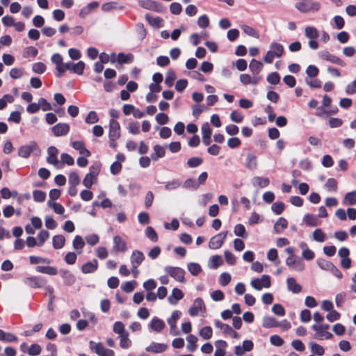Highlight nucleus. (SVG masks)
<instances>
[{
	"label": "nucleus",
	"instance_id": "obj_1",
	"mask_svg": "<svg viewBox=\"0 0 356 356\" xmlns=\"http://www.w3.org/2000/svg\"><path fill=\"white\" fill-rule=\"evenodd\" d=\"M284 52V47L282 44L273 42L270 44L269 50L264 56V61L266 63H272L275 58H280Z\"/></svg>",
	"mask_w": 356,
	"mask_h": 356
},
{
	"label": "nucleus",
	"instance_id": "obj_2",
	"mask_svg": "<svg viewBox=\"0 0 356 356\" xmlns=\"http://www.w3.org/2000/svg\"><path fill=\"white\" fill-rule=\"evenodd\" d=\"M100 166L98 164L92 165L89 168V172L85 176L83 180V184L88 188H90L93 183L97 180V176L99 173Z\"/></svg>",
	"mask_w": 356,
	"mask_h": 356
},
{
	"label": "nucleus",
	"instance_id": "obj_3",
	"mask_svg": "<svg viewBox=\"0 0 356 356\" xmlns=\"http://www.w3.org/2000/svg\"><path fill=\"white\" fill-rule=\"evenodd\" d=\"M250 285L257 291H261L263 288L268 289L270 286V277L268 275H263L260 278L252 280Z\"/></svg>",
	"mask_w": 356,
	"mask_h": 356
},
{
	"label": "nucleus",
	"instance_id": "obj_4",
	"mask_svg": "<svg viewBox=\"0 0 356 356\" xmlns=\"http://www.w3.org/2000/svg\"><path fill=\"white\" fill-rule=\"evenodd\" d=\"M295 6L302 13H308L318 10L321 7V3L318 1L298 2Z\"/></svg>",
	"mask_w": 356,
	"mask_h": 356
},
{
	"label": "nucleus",
	"instance_id": "obj_5",
	"mask_svg": "<svg viewBox=\"0 0 356 356\" xmlns=\"http://www.w3.org/2000/svg\"><path fill=\"white\" fill-rule=\"evenodd\" d=\"M120 125L116 120L111 119L108 124L109 140H117L120 138Z\"/></svg>",
	"mask_w": 356,
	"mask_h": 356
},
{
	"label": "nucleus",
	"instance_id": "obj_6",
	"mask_svg": "<svg viewBox=\"0 0 356 356\" xmlns=\"http://www.w3.org/2000/svg\"><path fill=\"white\" fill-rule=\"evenodd\" d=\"M181 312L178 310L174 311L170 317L167 320L168 323L170 326V334L173 336L179 335V332L177 328V321L180 318Z\"/></svg>",
	"mask_w": 356,
	"mask_h": 356
},
{
	"label": "nucleus",
	"instance_id": "obj_7",
	"mask_svg": "<svg viewBox=\"0 0 356 356\" xmlns=\"http://www.w3.org/2000/svg\"><path fill=\"white\" fill-rule=\"evenodd\" d=\"M164 270L177 281L180 282L184 281L185 271L182 268L179 267L165 266Z\"/></svg>",
	"mask_w": 356,
	"mask_h": 356
},
{
	"label": "nucleus",
	"instance_id": "obj_8",
	"mask_svg": "<svg viewBox=\"0 0 356 356\" xmlns=\"http://www.w3.org/2000/svg\"><path fill=\"white\" fill-rule=\"evenodd\" d=\"M38 147L35 142L31 141L28 144L22 145L18 149V156L26 159L29 157L31 154L38 149Z\"/></svg>",
	"mask_w": 356,
	"mask_h": 356
},
{
	"label": "nucleus",
	"instance_id": "obj_9",
	"mask_svg": "<svg viewBox=\"0 0 356 356\" xmlns=\"http://www.w3.org/2000/svg\"><path fill=\"white\" fill-rule=\"evenodd\" d=\"M51 60L56 65V76L57 77L62 76L64 74V68H65V63H63V62L62 56L58 53L54 54L51 56Z\"/></svg>",
	"mask_w": 356,
	"mask_h": 356
},
{
	"label": "nucleus",
	"instance_id": "obj_10",
	"mask_svg": "<svg viewBox=\"0 0 356 356\" xmlns=\"http://www.w3.org/2000/svg\"><path fill=\"white\" fill-rule=\"evenodd\" d=\"M206 307L203 300L201 298H196L193 305L190 307L188 313L191 316H195L200 312H205Z\"/></svg>",
	"mask_w": 356,
	"mask_h": 356
},
{
	"label": "nucleus",
	"instance_id": "obj_11",
	"mask_svg": "<svg viewBox=\"0 0 356 356\" xmlns=\"http://www.w3.org/2000/svg\"><path fill=\"white\" fill-rule=\"evenodd\" d=\"M90 348L93 350L99 356H114L113 350L106 348L100 343L90 342Z\"/></svg>",
	"mask_w": 356,
	"mask_h": 356
},
{
	"label": "nucleus",
	"instance_id": "obj_12",
	"mask_svg": "<svg viewBox=\"0 0 356 356\" xmlns=\"http://www.w3.org/2000/svg\"><path fill=\"white\" fill-rule=\"evenodd\" d=\"M285 262L290 268L299 272L302 271L305 267L304 262L296 257H288Z\"/></svg>",
	"mask_w": 356,
	"mask_h": 356
},
{
	"label": "nucleus",
	"instance_id": "obj_13",
	"mask_svg": "<svg viewBox=\"0 0 356 356\" xmlns=\"http://www.w3.org/2000/svg\"><path fill=\"white\" fill-rule=\"evenodd\" d=\"M24 284L31 288L43 287L46 283V280L42 277L31 276L26 277L23 280Z\"/></svg>",
	"mask_w": 356,
	"mask_h": 356
},
{
	"label": "nucleus",
	"instance_id": "obj_14",
	"mask_svg": "<svg viewBox=\"0 0 356 356\" xmlns=\"http://www.w3.org/2000/svg\"><path fill=\"white\" fill-rule=\"evenodd\" d=\"M227 234V232H224L213 236L209 243V248L213 250L220 248L222 245Z\"/></svg>",
	"mask_w": 356,
	"mask_h": 356
},
{
	"label": "nucleus",
	"instance_id": "obj_15",
	"mask_svg": "<svg viewBox=\"0 0 356 356\" xmlns=\"http://www.w3.org/2000/svg\"><path fill=\"white\" fill-rule=\"evenodd\" d=\"M85 68V63L83 61H79L76 63L68 62L65 63L64 73L66 70H69L76 74L81 75Z\"/></svg>",
	"mask_w": 356,
	"mask_h": 356
},
{
	"label": "nucleus",
	"instance_id": "obj_16",
	"mask_svg": "<svg viewBox=\"0 0 356 356\" xmlns=\"http://www.w3.org/2000/svg\"><path fill=\"white\" fill-rule=\"evenodd\" d=\"M312 328L316 332L314 338L318 340L329 339L332 337L331 332L323 330L318 324L313 325Z\"/></svg>",
	"mask_w": 356,
	"mask_h": 356
},
{
	"label": "nucleus",
	"instance_id": "obj_17",
	"mask_svg": "<svg viewBox=\"0 0 356 356\" xmlns=\"http://www.w3.org/2000/svg\"><path fill=\"white\" fill-rule=\"evenodd\" d=\"M318 56L321 59L327 60L330 63L337 64L341 66L345 65V63L341 59H340L339 58L337 57L334 55L330 54L327 51H321L318 52Z\"/></svg>",
	"mask_w": 356,
	"mask_h": 356
},
{
	"label": "nucleus",
	"instance_id": "obj_18",
	"mask_svg": "<svg viewBox=\"0 0 356 356\" xmlns=\"http://www.w3.org/2000/svg\"><path fill=\"white\" fill-rule=\"evenodd\" d=\"M141 6L145 9L154 10L158 13L164 12V8L162 5L152 0H146L140 3Z\"/></svg>",
	"mask_w": 356,
	"mask_h": 356
},
{
	"label": "nucleus",
	"instance_id": "obj_19",
	"mask_svg": "<svg viewBox=\"0 0 356 356\" xmlns=\"http://www.w3.org/2000/svg\"><path fill=\"white\" fill-rule=\"evenodd\" d=\"M113 250L115 252H124L127 250L126 241L120 236L116 235L113 237Z\"/></svg>",
	"mask_w": 356,
	"mask_h": 356
},
{
	"label": "nucleus",
	"instance_id": "obj_20",
	"mask_svg": "<svg viewBox=\"0 0 356 356\" xmlns=\"http://www.w3.org/2000/svg\"><path fill=\"white\" fill-rule=\"evenodd\" d=\"M149 327L154 332H161L165 328V323L162 319L154 316L149 323Z\"/></svg>",
	"mask_w": 356,
	"mask_h": 356
},
{
	"label": "nucleus",
	"instance_id": "obj_21",
	"mask_svg": "<svg viewBox=\"0 0 356 356\" xmlns=\"http://www.w3.org/2000/svg\"><path fill=\"white\" fill-rule=\"evenodd\" d=\"M54 134L58 137L66 135L70 131V125L67 123H58L51 129Z\"/></svg>",
	"mask_w": 356,
	"mask_h": 356
},
{
	"label": "nucleus",
	"instance_id": "obj_22",
	"mask_svg": "<svg viewBox=\"0 0 356 356\" xmlns=\"http://www.w3.org/2000/svg\"><path fill=\"white\" fill-rule=\"evenodd\" d=\"M287 289L293 293L297 294L302 291V286L297 282L295 278L288 277L286 279Z\"/></svg>",
	"mask_w": 356,
	"mask_h": 356
},
{
	"label": "nucleus",
	"instance_id": "obj_23",
	"mask_svg": "<svg viewBox=\"0 0 356 356\" xmlns=\"http://www.w3.org/2000/svg\"><path fill=\"white\" fill-rule=\"evenodd\" d=\"M58 149L56 147L54 146H51L47 149L48 156L47 158V161L49 164H52L55 166L59 164V161L57 158Z\"/></svg>",
	"mask_w": 356,
	"mask_h": 356
},
{
	"label": "nucleus",
	"instance_id": "obj_24",
	"mask_svg": "<svg viewBox=\"0 0 356 356\" xmlns=\"http://www.w3.org/2000/svg\"><path fill=\"white\" fill-rule=\"evenodd\" d=\"M145 259L144 254L139 250H134L130 257L131 266H139Z\"/></svg>",
	"mask_w": 356,
	"mask_h": 356
},
{
	"label": "nucleus",
	"instance_id": "obj_25",
	"mask_svg": "<svg viewBox=\"0 0 356 356\" xmlns=\"http://www.w3.org/2000/svg\"><path fill=\"white\" fill-rule=\"evenodd\" d=\"M260 80L261 77L259 76H254L253 77H251V76L248 74H242L240 75V81L245 86L248 84L256 86Z\"/></svg>",
	"mask_w": 356,
	"mask_h": 356
},
{
	"label": "nucleus",
	"instance_id": "obj_26",
	"mask_svg": "<svg viewBox=\"0 0 356 356\" xmlns=\"http://www.w3.org/2000/svg\"><path fill=\"white\" fill-rule=\"evenodd\" d=\"M99 6L97 1H92L87 6L83 7L79 12V17L82 19L85 18L87 15L91 13L93 10L97 9Z\"/></svg>",
	"mask_w": 356,
	"mask_h": 356
},
{
	"label": "nucleus",
	"instance_id": "obj_27",
	"mask_svg": "<svg viewBox=\"0 0 356 356\" xmlns=\"http://www.w3.org/2000/svg\"><path fill=\"white\" fill-rule=\"evenodd\" d=\"M71 145L74 149L79 151L80 154L83 155L86 157H88L90 156V151L86 149L85 144L83 141H73L72 142Z\"/></svg>",
	"mask_w": 356,
	"mask_h": 356
},
{
	"label": "nucleus",
	"instance_id": "obj_28",
	"mask_svg": "<svg viewBox=\"0 0 356 356\" xmlns=\"http://www.w3.org/2000/svg\"><path fill=\"white\" fill-rule=\"evenodd\" d=\"M168 346L165 343L152 342L146 348V351L154 353H161L165 351Z\"/></svg>",
	"mask_w": 356,
	"mask_h": 356
},
{
	"label": "nucleus",
	"instance_id": "obj_29",
	"mask_svg": "<svg viewBox=\"0 0 356 356\" xmlns=\"http://www.w3.org/2000/svg\"><path fill=\"white\" fill-rule=\"evenodd\" d=\"M245 166L250 170H255L257 168V158L255 154L248 153L245 158Z\"/></svg>",
	"mask_w": 356,
	"mask_h": 356
},
{
	"label": "nucleus",
	"instance_id": "obj_30",
	"mask_svg": "<svg viewBox=\"0 0 356 356\" xmlns=\"http://www.w3.org/2000/svg\"><path fill=\"white\" fill-rule=\"evenodd\" d=\"M98 267V262L96 259L92 261H88L83 264L81 267V271L84 274L94 273Z\"/></svg>",
	"mask_w": 356,
	"mask_h": 356
},
{
	"label": "nucleus",
	"instance_id": "obj_31",
	"mask_svg": "<svg viewBox=\"0 0 356 356\" xmlns=\"http://www.w3.org/2000/svg\"><path fill=\"white\" fill-rule=\"evenodd\" d=\"M154 152L151 154V159L156 161L159 159L163 158L165 156V148L159 145H156L153 147Z\"/></svg>",
	"mask_w": 356,
	"mask_h": 356
},
{
	"label": "nucleus",
	"instance_id": "obj_32",
	"mask_svg": "<svg viewBox=\"0 0 356 356\" xmlns=\"http://www.w3.org/2000/svg\"><path fill=\"white\" fill-rule=\"evenodd\" d=\"M184 297V293L182 291L177 289L175 288L172 289V294L168 298V302L172 304L175 305L177 303V302L179 300H181Z\"/></svg>",
	"mask_w": 356,
	"mask_h": 356
},
{
	"label": "nucleus",
	"instance_id": "obj_33",
	"mask_svg": "<svg viewBox=\"0 0 356 356\" xmlns=\"http://www.w3.org/2000/svg\"><path fill=\"white\" fill-rule=\"evenodd\" d=\"M60 275L63 279L64 284L67 286L72 285L75 282V277L74 275L70 273L69 270H61Z\"/></svg>",
	"mask_w": 356,
	"mask_h": 356
},
{
	"label": "nucleus",
	"instance_id": "obj_34",
	"mask_svg": "<svg viewBox=\"0 0 356 356\" xmlns=\"http://www.w3.org/2000/svg\"><path fill=\"white\" fill-rule=\"evenodd\" d=\"M263 64L255 59H252L249 65V69L254 76H258L259 72L262 70Z\"/></svg>",
	"mask_w": 356,
	"mask_h": 356
},
{
	"label": "nucleus",
	"instance_id": "obj_35",
	"mask_svg": "<svg viewBox=\"0 0 356 356\" xmlns=\"http://www.w3.org/2000/svg\"><path fill=\"white\" fill-rule=\"evenodd\" d=\"M252 183L254 186L264 188L269 184L270 180L267 177L256 176L252 178Z\"/></svg>",
	"mask_w": 356,
	"mask_h": 356
},
{
	"label": "nucleus",
	"instance_id": "obj_36",
	"mask_svg": "<svg viewBox=\"0 0 356 356\" xmlns=\"http://www.w3.org/2000/svg\"><path fill=\"white\" fill-rule=\"evenodd\" d=\"M288 226V221L284 218H280L274 225L276 234H281Z\"/></svg>",
	"mask_w": 356,
	"mask_h": 356
},
{
	"label": "nucleus",
	"instance_id": "obj_37",
	"mask_svg": "<svg viewBox=\"0 0 356 356\" xmlns=\"http://www.w3.org/2000/svg\"><path fill=\"white\" fill-rule=\"evenodd\" d=\"M344 205H355L356 204V191H353L346 194L343 200Z\"/></svg>",
	"mask_w": 356,
	"mask_h": 356
},
{
	"label": "nucleus",
	"instance_id": "obj_38",
	"mask_svg": "<svg viewBox=\"0 0 356 356\" xmlns=\"http://www.w3.org/2000/svg\"><path fill=\"white\" fill-rule=\"evenodd\" d=\"M65 243V238L61 234L56 235L52 238V245L55 249H61Z\"/></svg>",
	"mask_w": 356,
	"mask_h": 356
},
{
	"label": "nucleus",
	"instance_id": "obj_39",
	"mask_svg": "<svg viewBox=\"0 0 356 356\" xmlns=\"http://www.w3.org/2000/svg\"><path fill=\"white\" fill-rule=\"evenodd\" d=\"M303 221L307 226L310 227H316L319 225L317 217L310 213H307L304 216Z\"/></svg>",
	"mask_w": 356,
	"mask_h": 356
},
{
	"label": "nucleus",
	"instance_id": "obj_40",
	"mask_svg": "<svg viewBox=\"0 0 356 356\" xmlns=\"http://www.w3.org/2000/svg\"><path fill=\"white\" fill-rule=\"evenodd\" d=\"M263 326L266 328H271L280 326V323L272 316H265L263 319Z\"/></svg>",
	"mask_w": 356,
	"mask_h": 356
},
{
	"label": "nucleus",
	"instance_id": "obj_41",
	"mask_svg": "<svg viewBox=\"0 0 356 356\" xmlns=\"http://www.w3.org/2000/svg\"><path fill=\"white\" fill-rule=\"evenodd\" d=\"M145 19L153 27L159 28L162 26V19L159 17H152L149 14L145 15Z\"/></svg>",
	"mask_w": 356,
	"mask_h": 356
},
{
	"label": "nucleus",
	"instance_id": "obj_42",
	"mask_svg": "<svg viewBox=\"0 0 356 356\" xmlns=\"http://www.w3.org/2000/svg\"><path fill=\"white\" fill-rule=\"evenodd\" d=\"M85 245V242L81 236H76L72 241V247L75 250H80L78 253H81V250Z\"/></svg>",
	"mask_w": 356,
	"mask_h": 356
},
{
	"label": "nucleus",
	"instance_id": "obj_43",
	"mask_svg": "<svg viewBox=\"0 0 356 356\" xmlns=\"http://www.w3.org/2000/svg\"><path fill=\"white\" fill-rule=\"evenodd\" d=\"M186 341L188 342L187 349L191 352L195 351L197 348V338L195 335L189 334L186 337Z\"/></svg>",
	"mask_w": 356,
	"mask_h": 356
},
{
	"label": "nucleus",
	"instance_id": "obj_44",
	"mask_svg": "<svg viewBox=\"0 0 356 356\" xmlns=\"http://www.w3.org/2000/svg\"><path fill=\"white\" fill-rule=\"evenodd\" d=\"M222 264V259L220 255L212 256L209 259V266L211 268H217Z\"/></svg>",
	"mask_w": 356,
	"mask_h": 356
},
{
	"label": "nucleus",
	"instance_id": "obj_45",
	"mask_svg": "<svg viewBox=\"0 0 356 356\" xmlns=\"http://www.w3.org/2000/svg\"><path fill=\"white\" fill-rule=\"evenodd\" d=\"M305 34L309 39H317L319 36L318 30L314 26H307L305 29Z\"/></svg>",
	"mask_w": 356,
	"mask_h": 356
},
{
	"label": "nucleus",
	"instance_id": "obj_46",
	"mask_svg": "<svg viewBox=\"0 0 356 356\" xmlns=\"http://www.w3.org/2000/svg\"><path fill=\"white\" fill-rule=\"evenodd\" d=\"M187 268L191 274L193 276L198 275L202 271L200 265L195 262H191L188 264Z\"/></svg>",
	"mask_w": 356,
	"mask_h": 356
},
{
	"label": "nucleus",
	"instance_id": "obj_47",
	"mask_svg": "<svg viewBox=\"0 0 356 356\" xmlns=\"http://www.w3.org/2000/svg\"><path fill=\"white\" fill-rule=\"evenodd\" d=\"M324 188L328 192H336L337 190V181L334 178H329L324 185Z\"/></svg>",
	"mask_w": 356,
	"mask_h": 356
},
{
	"label": "nucleus",
	"instance_id": "obj_48",
	"mask_svg": "<svg viewBox=\"0 0 356 356\" xmlns=\"http://www.w3.org/2000/svg\"><path fill=\"white\" fill-rule=\"evenodd\" d=\"M47 205L51 208L56 213L63 214L65 211V208L63 205L54 201L48 200Z\"/></svg>",
	"mask_w": 356,
	"mask_h": 356
},
{
	"label": "nucleus",
	"instance_id": "obj_49",
	"mask_svg": "<svg viewBox=\"0 0 356 356\" xmlns=\"http://www.w3.org/2000/svg\"><path fill=\"white\" fill-rule=\"evenodd\" d=\"M123 6H118V3L117 2L111 1L105 3L102 6V10L104 12H109L111 10H115V9H123Z\"/></svg>",
	"mask_w": 356,
	"mask_h": 356
},
{
	"label": "nucleus",
	"instance_id": "obj_50",
	"mask_svg": "<svg viewBox=\"0 0 356 356\" xmlns=\"http://www.w3.org/2000/svg\"><path fill=\"white\" fill-rule=\"evenodd\" d=\"M134 56L131 54H124L120 53L118 55L117 60L119 63H129L133 61Z\"/></svg>",
	"mask_w": 356,
	"mask_h": 356
},
{
	"label": "nucleus",
	"instance_id": "obj_51",
	"mask_svg": "<svg viewBox=\"0 0 356 356\" xmlns=\"http://www.w3.org/2000/svg\"><path fill=\"white\" fill-rule=\"evenodd\" d=\"M181 186V181L179 179H172V181H170L167 182L165 184V189L166 191H173L178 188H179Z\"/></svg>",
	"mask_w": 356,
	"mask_h": 356
},
{
	"label": "nucleus",
	"instance_id": "obj_52",
	"mask_svg": "<svg viewBox=\"0 0 356 356\" xmlns=\"http://www.w3.org/2000/svg\"><path fill=\"white\" fill-rule=\"evenodd\" d=\"M120 339V346L122 348H128L131 346V341L129 339V334L126 332L119 336Z\"/></svg>",
	"mask_w": 356,
	"mask_h": 356
},
{
	"label": "nucleus",
	"instance_id": "obj_53",
	"mask_svg": "<svg viewBox=\"0 0 356 356\" xmlns=\"http://www.w3.org/2000/svg\"><path fill=\"white\" fill-rule=\"evenodd\" d=\"M309 346L312 352L318 356H322L324 354L325 350L323 346L316 343H310Z\"/></svg>",
	"mask_w": 356,
	"mask_h": 356
},
{
	"label": "nucleus",
	"instance_id": "obj_54",
	"mask_svg": "<svg viewBox=\"0 0 356 356\" xmlns=\"http://www.w3.org/2000/svg\"><path fill=\"white\" fill-rule=\"evenodd\" d=\"M234 232L236 236H241L243 238H247L248 234L245 232V228L243 225L238 224L234 227Z\"/></svg>",
	"mask_w": 356,
	"mask_h": 356
},
{
	"label": "nucleus",
	"instance_id": "obj_55",
	"mask_svg": "<svg viewBox=\"0 0 356 356\" xmlns=\"http://www.w3.org/2000/svg\"><path fill=\"white\" fill-rule=\"evenodd\" d=\"M313 239L317 242L323 243L325 240V234L321 229H316L313 232Z\"/></svg>",
	"mask_w": 356,
	"mask_h": 356
},
{
	"label": "nucleus",
	"instance_id": "obj_56",
	"mask_svg": "<svg viewBox=\"0 0 356 356\" xmlns=\"http://www.w3.org/2000/svg\"><path fill=\"white\" fill-rule=\"evenodd\" d=\"M42 348L40 345L34 343L32 344L27 349V353L31 356H37L40 354Z\"/></svg>",
	"mask_w": 356,
	"mask_h": 356
},
{
	"label": "nucleus",
	"instance_id": "obj_57",
	"mask_svg": "<svg viewBox=\"0 0 356 356\" xmlns=\"http://www.w3.org/2000/svg\"><path fill=\"white\" fill-rule=\"evenodd\" d=\"M318 266L323 270L330 271L332 266L334 265L330 261L325 260L324 259H318L317 260Z\"/></svg>",
	"mask_w": 356,
	"mask_h": 356
},
{
	"label": "nucleus",
	"instance_id": "obj_58",
	"mask_svg": "<svg viewBox=\"0 0 356 356\" xmlns=\"http://www.w3.org/2000/svg\"><path fill=\"white\" fill-rule=\"evenodd\" d=\"M49 232L42 229L41 230L38 234V245L42 246L44 242L49 238Z\"/></svg>",
	"mask_w": 356,
	"mask_h": 356
},
{
	"label": "nucleus",
	"instance_id": "obj_59",
	"mask_svg": "<svg viewBox=\"0 0 356 356\" xmlns=\"http://www.w3.org/2000/svg\"><path fill=\"white\" fill-rule=\"evenodd\" d=\"M212 334H213V330L210 326L204 327L200 331V335L204 339H209L210 338H211Z\"/></svg>",
	"mask_w": 356,
	"mask_h": 356
},
{
	"label": "nucleus",
	"instance_id": "obj_60",
	"mask_svg": "<svg viewBox=\"0 0 356 356\" xmlns=\"http://www.w3.org/2000/svg\"><path fill=\"white\" fill-rule=\"evenodd\" d=\"M29 259H30V263L31 264H49L51 262V261L49 259L44 258L42 257H37V256H30Z\"/></svg>",
	"mask_w": 356,
	"mask_h": 356
},
{
	"label": "nucleus",
	"instance_id": "obj_61",
	"mask_svg": "<svg viewBox=\"0 0 356 356\" xmlns=\"http://www.w3.org/2000/svg\"><path fill=\"white\" fill-rule=\"evenodd\" d=\"M146 236L152 241L156 242L158 240V235L152 227H147L145 229Z\"/></svg>",
	"mask_w": 356,
	"mask_h": 356
},
{
	"label": "nucleus",
	"instance_id": "obj_62",
	"mask_svg": "<svg viewBox=\"0 0 356 356\" xmlns=\"http://www.w3.org/2000/svg\"><path fill=\"white\" fill-rule=\"evenodd\" d=\"M46 65L42 62L35 63L32 66V70L35 73L40 74H43L46 71Z\"/></svg>",
	"mask_w": 356,
	"mask_h": 356
},
{
	"label": "nucleus",
	"instance_id": "obj_63",
	"mask_svg": "<svg viewBox=\"0 0 356 356\" xmlns=\"http://www.w3.org/2000/svg\"><path fill=\"white\" fill-rule=\"evenodd\" d=\"M176 74L173 71H169L166 74V76L165 79V83L168 87H171L174 84V81L176 79Z\"/></svg>",
	"mask_w": 356,
	"mask_h": 356
},
{
	"label": "nucleus",
	"instance_id": "obj_64",
	"mask_svg": "<svg viewBox=\"0 0 356 356\" xmlns=\"http://www.w3.org/2000/svg\"><path fill=\"white\" fill-rule=\"evenodd\" d=\"M136 285V281H128L123 284L121 288L124 292L131 293L134 290Z\"/></svg>",
	"mask_w": 356,
	"mask_h": 356
}]
</instances>
